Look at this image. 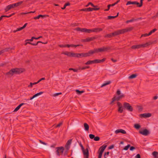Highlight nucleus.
Masks as SVG:
<instances>
[{
	"label": "nucleus",
	"instance_id": "obj_52",
	"mask_svg": "<svg viewBox=\"0 0 158 158\" xmlns=\"http://www.w3.org/2000/svg\"><path fill=\"white\" fill-rule=\"evenodd\" d=\"M143 0H140V5H139L138 6L139 7H141L143 5Z\"/></svg>",
	"mask_w": 158,
	"mask_h": 158
},
{
	"label": "nucleus",
	"instance_id": "obj_14",
	"mask_svg": "<svg viewBox=\"0 0 158 158\" xmlns=\"http://www.w3.org/2000/svg\"><path fill=\"white\" fill-rule=\"evenodd\" d=\"M106 147L107 145L104 144L100 147L99 149V150H100L99 153H101L102 154Z\"/></svg>",
	"mask_w": 158,
	"mask_h": 158
},
{
	"label": "nucleus",
	"instance_id": "obj_54",
	"mask_svg": "<svg viewBox=\"0 0 158 158\" xmlns=\"http://www.w3.org/2000/svg\"><path fill=\"white\" fill-rule=\"evenodd\" d=\"M34 38H35L34 37H32L31 39H27L26 40V41H32L33 39H34Z\"/></svg>",
	"mask_w": 158,
	"mask_h": 158
},
{
	"label": "nucleus",
	"instance_id": "obj_41",
	"mask_svg": "<svg viewBox=\"0 0 158 158\" xmlns=\"http://www.w3.org/2000/svg\"><path fill=\"white\" fill-rule=\"evenodd\" d=\"M130 147V145L128 144L127 146L125 147L123 149L125 150H127Z\"/></svg>",
	"mask_w": 158,
	"mask_h": 158
},
{
	"label": "nucleus",
	"instance_id": "obj_45",
	"mask_svg": "<svg viewBox=\"0 0 158 158\" xmlns=\"http://www.w3.org/2000/svg\"><path fill=\"white\" fill-rule=\"evenodd\" d=\"M100 137L99 136H97L94 137V140L95 141H98L100 140Z\"/></svg>",
	"mask_w": 158,
	"mask_h": 158
},
{
	"label": "nucleus",
	"instance_id": "obj_3",
	"mask_svg": "<svg viewBox=\"0 0 158 158\" xmlns=\"http://www.w3.org/2000/svg\"><path fill=\"white\" fill-rule=\"evenodd\" d=\"M133 29L132 27L127 28L125 29H122L121 30H118L119 34H123L125 32L128 31H130L132 30Z\"/></svg>",
	"mask_w": 158,
	"mask_h": 158
},
{
	"label": "nucleus",
	"instance_id": "obj_18",
	"mask_svg": "<svg viewBox=\"0 0 158 158\" xmlns=\"http://www.w3.org/2000/svg\"><path fill=\"white\" fill-rule=\"evenodd\" d=\"M75 57L81 58L83 57V53H75Z\"/></svg>",
	"mask_w": 158,
	"mask_h": 158
},
{
	"label": "nucleus",
	"instance_id": "obj_42",
	"mask_svg": "<svg viewBox=\"0 0 158 158\" xmlns=\"http://www.w3.org/2000/svg\"><path fill=\"white\" fill-rule=\"evenodd\" d=\"M89 66H85L84 67H83L82 68H80L79 69L81 70H84L86 69H89Z\"/></svg>",
	"mask_w": 158,
	"mask_h": 158
},
{
	"label": "nucleus",
	"instance_id": "obj_2",
	"mask_svg": "<svg viewBox=\"0 0 158 158\" xmlns=\"http://www.w3.org/2000/svg\"><path fill=\"white\" fill-rule=\"evenodd\" d=\"M123 107L127 110L131 112L133 111V108L129 103L125 102L123 103Z\"/></svg>",
	"mask_w": 158,
	"mask_h": 158
},
{
	"label": "nucleus",
	"instance_id": "obj_47",
	"mask_svg": "<svg viewBox=\"0 0 158 158\" xmlns=\"http://www.w3.org/2000/svg\"><path fill=\"white\" fill-rule=\"evenodd\" d=\"M89 138L91 139H94L95 137L94 135L93 134H90L89 135Z\"/></svg>",
	"mask_w": 158,
	"mask_h": 158
},
{
	"label": "nucleus",
	"instance_id": "obj_9",
	"mask_svg": "<svg viewBox=\"0 0 158 158\" xmlns=\"http://www.w3.org/2000/svg\"><path fill=\"white\" fill-rule=\"evenodd\" d=\"M152 115L151 113H144L143 114H139V117L141 118H148L151 116Z\"/></svg>",
	"mask_w": 158,
	"mask_h": 158
},
{
	"label": "nucleus",
	"instance_id": "obj_59",
	"mask_svg": "<svg viewBox=\"0 0 158 158\" xmlns=\"http://www.w3.org/2000/svg\"><path fill=\"white\" fill-rule=\"evenodd\" d=\"M130 150L132 151L135 149V148L133 146L130 147Z\"/></svg>",
	"mask_w": 158,
	"mask_h": 158
},
{
	"label": "nucleus",
	"instance_id": "obj_38",
	"mask_svg": "<svg viewBox=\"0 0 158 158\" xmlns=\"http://www.w3.org/2000/svg\"><path fill=\"white\" fill-rule=\"evenodd\" d=\"M135 1H134V2H131L130 1H128L127 2V3L126 4V5H130V4H135Z\"/></svg>",
	"mask_w": 158,
	"mask_h": 158
},
{
	"label": "nucleus",
	"instance_id": "obj_60",
	"mask_svg": "<svg viewBox=\"0 0 158 158\" xmlns=\"http://www.w3.org/2000/svg\"><path fill=\"white\" fill-rule=\"evenodd\" d=\"M80 11H88L87 8H84L81 9L80 10Z\"/></svg>",
	"mask_w": 158,
	"mask_h": 158
},
{
	"label": "nucleus",
	"instance_id": "obj_39",
	"mask_svg": "<svg viewBox=\"0 0 158 158\" xmlns=\"http://www.w3.org/2000/svg\"><path fill=\"white\" fill-rule=\"evenodd\" d=\"M87 53L88 56H91L93 54V50H90L87 52Z\"/></svg>",
	"mask_w": 158,
	"mask_h": 158
},
{
	"label": "nucleus",
	"instance_id": "obj_8",
	"mask_svg": "<svg viewBox=\"0 0 158 158\" xmlns=\"http://www.w3.org/2000/svg\"><path fill=\"white\" fill-rule=\"evenodd\" d=\"M62 54L66 55L69 57H75V53L68 52H63Z\"/></svg>",
	"mask_w": 158,
	"mask_h": 158
},
{
	"label": "nucleus",
	"instance_id": "obj_31",
	"mask_svg": "<svg viewBox=\"0 0 158 158\" xmlns=\"http://www.w3.org/2000/svg\"><path fill=\"white\" fill-rule=\"evenodd\" d=\"M39 43H42L43 44H46V43H43L42 42L40 41H38L36 43H31V45H34V46H36V45H37Z\"/></svg>",
	"mask_w": 158,
	"mask_h": 158
},
{
	"label": "nucleus",
	"instance_id": "obj_57",
	"mask_svg": "<svg viewBox=\"0 0 158 158\" xmlns=\"http://www.w3.org/2000/svg\"><path fill=\"white\" fill-rule=\"evenodd\" d=\"M79 144L80 146V147L81 148V149L82 150H84V147H83V146L81 144V142H80V143H79Z\"/></svg>",
	"mask_w": 158,
	"mask_h": 158
},
{
	"label": "nucleus",
	"instance_id": "obj_30",
	"mask_svg": "<svg viewBox=\"0 0 158 158\" xmlns=\"http://www.w3.org/2000/svg\"><path fill=\"white\" fill-rule=\"evenodd\" d=\"M137 76V75L136 74H133L129 77V79H131L135 78Z\"/></svg>",
	"mask_w": 158,
	"mask_h": 158
},
{
	"label": "nucleus",
	"instance_id": "obj_20",
	"mask_svg": "<svg viewBox=\"0 0 158 158\" xmlns=\"http://www.w3.org/2000/svg\"><path fill=\"white\" fill-rule=\"evenodd\" d=\"M97 37H88L87 38V42L92 41L94 40L97 39Z\"/></svg>",
	"mask_w": 158,
	"mask_h": 158
},
{
	"label": "nucleus",
	"instance_id": "obj_17",
	"mask_svg": "<svg viewBox=\"0 0 158 158\" xmlns=\"http://www.w3.org/2000/svg\"><path fill=\"white\" fill-rule=\"evenodd\" d=\"M92 32H98L102 31V29L101 28H94L92 29Z\"/></svg>",
	"mask_w": 158,
	"mask_h": 158
},
{
	"label": "nucleus",
	"instance_id": "obj_24",
	"mask_svg": "<svg viewBox=\"0 0 158 158\" xmlns=\"http://www.w3.org/2000/svg\"><path fill=\"white\" fill-rule=\"evenodd\" d=\"M152 154L155 158H158V152L156 151L153 152Z\"/></svg>",
	"mask_w": 158,
	"mask_h": 158
},
{
	"label": "nucleus",
	"instance_id": "obj_48",
	"mask_svg": "<svg viewBox=\"0 0 158 158\" xmlns=\"http://www.w3.org/2000/svg\"><path fill=\"white\" fill-rule=\"evenodd\" d=\"M109 152H105L104 153V158H107L106 156L109 155Z\"/></svg>",
	"mask_w": 158,
	"mask_h": 158
},
{
	"label": "nucleus",
	"instance_id": "obj_32",
	"mask_svg": "<svg viewBox=\"0 0 158 158\" xmlns=\"http://www.w3.org/2000/svg\"><path fill=\"white\" fill-rule=\"evenodd\" d=\"M10 49V48H6L5 49H4L0 51V55H1V54H2V53H3L7 51L8 50Z\"/></svg>",
	"mask_w": 158,
	"mask_h": 158
},
{
	"label": "nucleus",
	"instance_id": "obj_58",
	"mask_svg": "<svg viewBox=\"0 0 158 158\" xmlns=\"http://www.w3.org/2000/svg\"><path fill=\"white\" fill-rule=\"evenodd\" d=\"M137 107L138 108V109L139 111H141L142 110L143 108L141 106H138Z\"/></svg>",
	"mask_w": 158,
	"mask_h": 158
},
{
	"label": "nucleus",
	"instance_id": "obj_62",
	"mask_svg": "<svg viewBox=\"0 0 158 158\" xmlns=\"http://www.w3.org/2000/svg\"><path fill=\"white\" fill-rule=\"evenodd\" d=\"M62 122H60V123H59L56 126V127H59L60 126L62 125Z\"/></svg>",
	"mask_w": 158,
	"mask_h": 158
},
{
	"label": "nucleus",
	"instance_id": "obj_36",
	"mask_svg": "<svg viewBox=\"0 0 158 158\" xmlns=\"http://www.w3.org/2000/svg\"><path fill=\"white\" fill-rule=\"evenodd\" d=\"M89 5H91L92 6H93V7H98L97 6H95V5H94L93 4V3H92V2H89L88 3V4L86 6V7H88Z\"/></svg>",
	"mask_w": 158,
	"mask_h": 158
},
{
	"label": "nucleus",
	"instance_id": "obj_35",
	"mask_svg": "<svg viewBox=\"0 0 158 158\" xmlns=\"http://www.w3.org/2000/svg\"><path fill=\"white\" fill-rule=\"evenodd\" d=\"M76 92L78 94H81L82 93L84 92V91L83 90L80 91L78 89H76Z\"/></svg>",
	"mask_w": 158,
	"mask_h": 158
},
{
	"label": "nucleus",
	"instance_id": "obj_55",
	"mask_svg": "<svg viewBox=\"0 0 158 158\" xmlns=\"http://www.w3.org/2000/svg\"><path fill=\"white\" fill-rule=\"evenodd\" d=\"M114 147V144H112V145H110V146L108 147V148L109 149H111L113 148Z\"/></svg>",
	"mask_w": 158,
	"mask_h": 158
},
{
	"label": "nucleus",
	"instance_id": "obj_40",
	"mask_svg": "<svg viewBox=\"0 0 158 158\" xmlns=\"http://www.w3.org/2000/svg\"><path fill=\"white\" fill-rule=\"evenodd\" d=\"M38 83L37 82H34V83L31 82L30 83V85H28V87H32L33 85H35L37 84Z\"/></svg>",
	"mask_w": 158,
	"mask_h": 158
},
{
	"label": "nucleus",
	"instance_id": "obj_37",
	"mask_svg": "<svg viewBox=\"0 0 158 158\" xmlns=\"http://www.w3.org/2000/svg\"><path fill=\"white\" fill-rule=\"evenodd\" d=\"M123 107H118V111L120 113H122L123 111Z\"/></svg>",
	"mask_w": 158,
	"mask_h": 158
},
{
	"label": "nucleus",
	"instance_id": "obj_53",
	"mask_svg": "<svg viewBox=\"0 0 158 158\" xmlns=\"http://www.w3.org/2000/svg\"><path fill=\"white\" fill-rule=\"evenodd\" d=\"M43 93V92H40L39 93H37L35 94L36 97H37V96L41 95V94H42Z\"/></svg>",
	"mask_w": 158,
	"mask_h": 158
},
{
	"label": "nucleus",
	"instance_id": "obj_64",
	"mask_svg": "<svg viewBox=\"0 0 158 158\" xmlns=\"http://www.w3.org/2000/svg\"><path fill=\"white\" fill-rule=\"evenodd\" d=\"M135 158H141L140 155L139 154H137L135 156Z\"/></svg>",
	"mask_w": 158,
	"mask_h": 158
},
{
	"label": "nucleus",
	"instance_id": "obj_43",
	"mask_svg": "<svg viewBox=\"0 0 158 158\" xmlns=\"http://www.w3.org/2000/svg\"><path fill=\"white\" fill-rule=\"evenodd\" d=\"M135 20H136V19H131V20H128L126 22V23H128L129 22H132L133 21H135Z\"/></svg>",
	"mask_w": 158,
	"mask_h": 158
},
{
	"label": "nucleus",
	"instance_id": "obj_56",
	"mask_svg": "<svg viewBox=\"0 0 158 158\" xmlns=\"http://www.w3.org/2000/svg\"><path fill=\"white\" fill-rule=\"evenodd\" d=\"M111 6V5H110V4L108 5L107 6L108 8L107 9H106L104 10L105 11H107L109 10L110 9V7Z\"/></svg>",
	"mask_w": 158,
	"mask_h": 158
},
{
	"label": "nucleus",
	"instance_id": "obj_46",
	"mask_svg": "<svg viewBox=\"0 0 158 158\" xmlns=\"http://www.w3.org/2000/svg\"><path fill=\"white\" fill-rule=\"evenodd\" d=\"M27 23H25L24 25L22 27H21L20 28H19V30H22L24 28H25L26 27V26L27 25Z\"/></svg>",
	"mask_w": 158,
	"mask_h": 158
},
{
	"label": "nucleus",
	"instance_id": "obj_29",
	"mask_svg": "<svg viewBox=\"0 0 158 158\" xmlns=\"http://www.w3.org/2000/svg\"><path fill=\"white\" fill-rule=\"evenodd\" d=\"M94 64V60H89L88 61H87L86 63H85V64L86 65H88V64Z\"/></svg>",
	"mask_w": 158,
	"mask_h": 158
},
{
	"label": "nucleus",
	"instance_id": "obj_61",
	"mask_svg": "<svg viewBox=\"0 0 158 158\" xmlns=\"http://www.w3.org/2000/svg\"><path fill=\"white\" fill-rule=\"evenodd\" d=\"M62 94L61 93H55L54 94V96L55 97L56 96L60 94Z\"/></svg>",
	"mask_w": 158,
	"mask_h": 158
},
{
	"label": "nucleus",
	"instance_id": "obj_22",
	"mask_svg": "<svg viewBox=\"0 0 158 158\" xmlns=\"http://www.w3.org/2000/svg\"><path fill=\"white\" fill-rule=\"evenodd\" d=\"M84 127L85 128V131H88L89 130V125L86 123H84Z\"/></svg>",
	"mask_w": 158,
	"mask_h": 158
},
{
	"label": "nucleus",
	"instance_id": "obj_11",
	"mask_svg": "<svg viewBox=\"0 0 158 158\" xmlns=\"http://www.w3.org/2000/svg\"><path fill=\"white\" fill-rule=\"evenodd\" d=\"M115 133L116 134H117L119 133H121L123 134H126L127 133L124 130L122 129H117L115 131Z\"/></svg>",
	"mask_w": 158,
	"mask_h": 158
},
{
	"label": "nucleus",
	"instance_id": "obj_34",
	"mask_svg": "<svg viewBox=\"0 0 158 158\" xmlns=\"http://www.w3.org/2000/svg\"><path fill=\"white\" fill-rule=\"evenodd\" d=\"M105 52H108L109 50L111 49V47L109 46L104 47Z\"/></svg>",
	"mask_w": 158,
	"mask_h": 158
},
{
	"label": "nucleus",
	"instance_id": "obj_12",
	"mask_svg": "<svg viewBox=\"0 0 158 158\" xmlns=\"http://www.w3.org/2000/svg\"><path fill=\"white\" fill-rule=\"evenodd\" d=\"M72 139H70L69 140L65 145V148L67 149V150H69L70 146V145L71 143L72 142Z\"/></svg>",
	"mask_w": 158,
	"mask_h": 158
},
{
	"label": "nucleus",
	"instance_id": "obj_50",
	"mask_svg": "<svg viewBox=\"0 0 158 158\" xmlns=\"http://www.w3.org/2000/svg\"><path fill=\"white\" fill-rule=\"evenodd\" d=\"M117 105L118 107H123L122 104L119 102H117Z\"/></svg>",
	"mask_w": 158,
	"mask_h": 158
},
{
	"label": "nucleus",
	"instance_id": "obj_27",
	"mask_svg": "<svg viewBox=\"0 0 158 158\" xmlns=\"http://www.w3.org/2000/svg\"><path fill=\"white\" fill-rule=\"evenodd\" d=\"M45 15H40L38 16L35 17L34 19H38L40 17H45Z\"/></svg>",
	"mask_w": 158,
	"mask_h": 158
},
{
	"label": "nucleus",
	"instance_id": "obj_1",
	"mask_svg": "<svg viewBox=\"0 0 158 158\" xmlns=\"http://www.w3.org/2000/svg\"><path fill=\"white\" fill-rule=\"evenodd\" d=\"M24 69H23L15 68L12 69L9 72L6 73V75L9 77L12 76L14 74H19L23 72Z\"/></svg>",
	"mask_w": 158,
	"mask_h": 158
},
{
	"label": "nucleus",
	"instance_id": "obj_19",
	"mask_svg": "<svg viewBox=\"0 0 158 158\" xmlns=\"http://www.w3.org/2000/svg\"><path fill=\"white\" fill-rule=\"evenodd\" d=\"M25 104L23 103H22L20 104H19V106H18L14 110V112H16L23 105Z\"/></svg>",
	"mask_w": 158,
	"mask_h": 158
},
{
	"label": "nucleus",
	"instance_id": "obj_5",
	"mask_svg": "<svg viewBox=\"0 0 158 158\" xmlns=\"http://www.w3.org/2000/svg\"><path fill=\"white\" fill-rule=\"evenodd\" d=\"M148 45V44L146 43L143 44H139L137 45H134L131 46V48L133 49H139L141 47L144 48Z\"/></svg>",
	"mask_w": 158,
	"mask_h": 158
},
{
	"label": "nucleus",
	"instance_id": "obj_10",
	"mask_svg": "<svg viewBox=\"0 0 158 158\" xmlns=\"http://www.w3.org/2000/svg\"><path fill=\"white\" fill-rule=\"evenodd\" d=\"M82 151L84 155V158H88L89 153L88 148H86L85 150L84 149V150H82Z\"/></svg>",
	"mask_w": 158,
	"mask_h": 158
},
{
	"label": "nucleus",
	"instance_id": "obj_33",
	"mask_svg": "<svg viewBox=\"0 0 158 158\" xmlns=\"http://www.w3.org/2000/svg\"><path fill=\"white\" fill-rule=\"evenodd\" d=\"M134 127L137 129H138L141 127L138 124H135L134 126Z\"/></svg>",
	"mask_w": 158,
	"mask_h": 158
},
{
	"label": "nucleus",
	"instance_id": "obj_63",
	"mask_svg": "<svg viewBox=\"0 0 158 158\" xmlns=\"http://www.w3.org/2000/svg\"><path fill=\"white\" fill-rule=\"evenodd\" d=\"M23 2V1H20L16 3L17 6H18L20 5Z\"/></svg>",
	"mask_w": 158,
	"mask_h": 158
},
{
	"label": "nucleus",
	"instance_id": "obj_49",
	"mask_svg": "<svg viewBox=\"0 0 158 158\" xmlns=\"http://www.w3.org/2000/svg\"><path fill=\"white\" fill-rule=\"evenodd\" d=\"M69 70H73L74 72H77L78 71V70L77 69H73L72 68H70L69 69Z\"/></svg>",
	"mask_w": 158,
	"mask_h": 158
},
{
	"label": "nucleus",
	"instance_id": "obj_21",
	"mask_svg": "<svg viewBox=\"0 0 158 158\" xmlns=\"http://www.w3.org/2000/svg\"><path fill=\"white\" fill-rule=\"evenodd\" d=\"M85 28H81L80 27H77L75 29V30L77 31H80L82 32H85Z\"/></svg>",
	"mask_w": 158,
	"mask_h": 158
},
{
	"label": "nucleus",
	"instance_id": "obj_23",
	"mask_svg": "<svg viewBox=\"0 0 158 158\" xmlns=\"http://www.w3.org/2000/svg\"><path fill=\"white\" fill-rule=\"evenodd\" d=\"M118 14H119V13H118L117 14V15H116L115 16H108L107 17V19H114L115 18H116L118 17Z\"/></svg>",
	"mask_w": 158,
	"mask_h": 158
},
{
	"label": "nucleus",
	"instance_id": "obj_4",
	"mask_svg": "<svg viewBox=\"0 0 158 158\" xmlns=\"http://www.w3.org/2000/svg\"><path fill=\"white\" fill-rule=\"evenodd\" d=\"M56 152L57 155L59 156L63 154L64 150V148L63 147H57L56 148Z\"/></svg>",
	"mask_w": 158,
	"mask_h": 158
},
{
	"label": "nucleus",
	"instance_id": "obj_28",
	"mask_svg": "<svg viewBox=\"0 0 158 158\" xmlns=\"http://www.w3.org/2000/svg\"><path fill=\"white\" fill-rule=\"evenodd\" d=\"M85 32L87 33H90L91 32H92V29H87L86 28H85Z\"/></svg>",
	"mask_w": 158,
	"mask_h": 158
},
{
	"label": "nucleus",
	"instance_id": "obj_26",
	"mask_svg": "<svg viewBox=\"0 0 158 158\" xmlns=\"http://www.w3.org/2000/svg\"><path fill=\"white\" fill-rule=\"evenodd\" d=\"M111 83L110 81H108L106 82H105L101 86V87H104L106 85L110 84Z\"/></svg>",
	"mask_w": 158,
	"mask_h": 158
},
{
	"label": "nucleus",
	"instance_id": "obj_7",
	"mask_svg": "<svg viewBox=\"0 0 158 158\" xmlns=\"http://www.w3.org/2000/svg\"><path fill=\"white\" fill-rule=\"evenodd\" d=\"M139 133L145 136H147L150 133L149 131L147 129H144L142 131H139Z\"/></svg>",
	"mask_w": 158,
	"mask_h": 158
},
{
	"label": "nucleus",
	"instance_id": "obj_51",
	"mask_svg": "<svg viewBox=\"0 0 158 158\" xmlns=\"http://www.w3.org/2000/svg\"><path fill=\"white\" fill-rule=\"evenodd\" d=\"M143 0H140V5H139L138 6L139 7H141L143 5Z\"/></svg>",
	"mask_w": 158,
	"mask_h": 158
},
{
	"label": "nucleus",
	"instance_id": "obj_44",
	"mask_svg": "<svg viewBox=\"0 0 158 158\" xmlns=\"http://www.w3.org/2000/svg\"><path fill=\"white\" fill-rule=\"evenodd\" d=\"M100 52H105L104 47L102 48H99Z\"/></svg>",
	"mask_w": 158,
	"mask_h": 158
},
{
	"label": "nucleus",
	"instance_id": "obj_16",
	"mask_svg": "<svg viewBox=\"0 0 158 158\" xmlns=\"http://www.w3.org/2000/svg\"><path fill=\"white\" fill-rule=\"evenodd\" d=\"M14 6L12 4H11L7 6L5 9V12H7L11 8H14Z\"/></svg>",
	"mask_w": 158,
	"mask_h": 158
},
{
	"label": "nucleus",
	"instance_id": "obj_6",
	"mask_svg": "<svg viewBox=\"0 0 158 158\" xmlns=\"http://www.w3.org/2000/svg\"><path fill=\"white\" fill-rule=\"evenodd\" d=\"M120 35L118 30L116 31L113 33L108 34L105 36L106 38H111L112 36Z\"/></svg>",
	"mask_w": 158,
	"mask_h": 158
},
{
	"label": "nucleus",
	"instance_id": "obj_13",
	"mask_svg": "<svg viewBox=\"0 0 158 158\" xmlns=\"http://www.w3.org/2000/svg\"><path fill=\"white\" fill-rule=\"evenodd\" d=\"M106 60V58H104L102 60H99V59H95L94 60V63H100L102 62H104Z\"/></svg>",
	"mask_w": 158,
	"mask_h": 158
},
{
	"label": "nucleus",
	"instance_id": "obj_25",
	"mask_svg": "<svg viewBox=\"0 0 158 158\" xmlns=\"http://www.w3.org/2000/svg\"><path fill=\"white\" fill-rule=\"evenodd\" d=\"M100 52V50L99 48H94L93 50V54L95 53H98Z\"/></svg>",
	"mask_w": 158,
	"mask_h": 158
},
{
	"label": "nucleus",
	"instance_id": "obj_15",
	"mask_svg": "<svg viewBox=\"0 0 158 158\" xmlns=\"http://www.w3.org/2000/svg\"><path fill=\"white\" fill-rule=\"evenodd\" d=\"M106 147L107 145L104 144L100 147L99 149V150H100L99 153H101L102 154Z\"/></svg>",
	"mask_w": 158,
	"mask_h": 158
}]
</instances>
